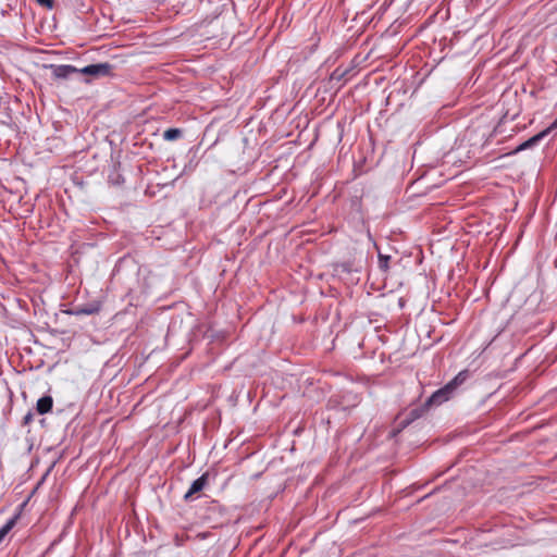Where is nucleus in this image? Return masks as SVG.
<instances>
[{
    "mask_svg": "<svg viewBox=\"0 0 557 557\" xmlns=\"http://www.w3.org/2000/svg\"><path fill=\"white\" fill-rule=\"evenodd\" d=\"M470 376L468 370L460 371L442 388L435 391L426 401V406H440L453 397L457 388L462 385Z\"/></svg>",
    "mask_w": 557,
    "mask_h": 557,
    "instance_id": "f257e3e1",
    "label": "nucleus"
},
{
    "mask_svg": "<svg viewBox=\"0 0 557 557\" xmlns=\"http://www.w3.org/2000/svg\"><path fill=\"white\" fill-rule=\"evenodd\" d=\"M81 74L92 76L95 78L110 76L113 71V65L104 62V63H95L89 64L83 69H78Z\"/></svg>",
    "mask_w": 557,
    "mask_h": 557,
    "instance_id": "f03ea898",
    "label": "nucleus"
},
{
    "mask_svg": "<svg viewBox=\"0 0 557 557\" xmlns=\"http://www.w3.org/2000/svg\"><path fill=\"white\" fill-rule=\"evenodd\" d=\"M50 69L54 78H67L74 73H79L78 69L71 64H51Z\"/></svg>",
    "mask_w": 557,
    "mask_h": 557,
    "instance_id": "7ed1b4c3",
    "label": "nucleus"
},
{
    "mask_svg": "<svg viewBox=\"0 0 557 557\" xmlns=\"http://www.w3.org/2000/svg\"><path fill=\"white\" fill-rule=\"evenodd\" d=\"M207 481H208V474L205 473L202 474L201 476H199L198 479H196L191 484H190V487L189 490L187 491V493L184 495V499L186 502L188 500H191L193 499V496L199 492H201L206 484H207Z\"/></svg>",
    "mask_w": 557,
    "mask_h": 557,
    "instance_id": "20e7f679",
    "label": "nucleus"
},
{
    "mask_svg": "<svg viewBox=\"0 0 557 557\" xmlns=\"http://www.w3.org/2000/svg\"><path fill=\"white\" fill-rule=\"evenodd\" d=\"M354 71V66H337L331 74L330 79L332 82L345 83L348 81L350 73Z\"/></svg>",
    "mask_w": 557,
    "mask_h": 557,
    "instance_id": "39448f33",
    "label": "nucleus"
},
{
    "mask_svg": "<svg viewBox=\"0 0 557 557\" xmlns=\"http://www.w3.org/2000/svg\"><path fill=\"white\" fill-rule=\"evenodd\" d=\"M547 136V132H540L539 134L532 136L531 138H529L528 140L523 141L522 144H520L515 150L513 152L517 153V152H520V151H523V150H527V149H530V148H533L534 146H536L543 138H545Z\"/></svg>",
    "mask_w": 557,
    "mask_h": 557,
    "instance_id": "423d86ee",
    "label": "nucleus"
},
{
    "mask_svg": "<svg viewBox=\"0 0 557 557\" xmlns=\"http://www.w3.org/2000/svg\"><path fill=\"white\" fill-rule=\"evenodd\" d=\"M53 399L50 395H46L37 400L36 411L39 414H46L52 410Z\"/></svg>",
    "mask_w": 557,
    "mask_h": 557,
    "instance_id": "0eeeda50",
    "label": "nucleus"
},
{
    "mask_svg": "<svg viewBox=\"0 0 557 557\" xmlns=\"http://www.w3.org/2000/svg\"><path fill=\"white\" fill-rule=\"evenodd\" d=\"M99 310H100L99 305L91 304V305H85V306H79V307L75 308L73 313L76 315H91V314L99 312Z\"/></svg>",
    "mask_w": 557,
    "mask_h": 557,
    "instance_id": "6e6552de",
    "label": "nucleus"
},
{
    "mask_svg": "<svg viewBox=\"0 0 557 557\" xmlns=\"http://www.w3.org/2000/svg\"><path fill=\"white\" fill-rule=\"evenodd\" d=\"M421 411L419 409H412L408 417H406L404 420L400 421L399 426L400 429H405L408 426L411 422L420 418Z\"/></svg>",
    "mask_w": 557,
    "mask_h": 557,
    "instance_id": "1a4fd4ad",
    "label": "nucleus"
},
{
    "mask_svg": "<svg viewBox=\"0 0 557 557\" xmlns=\"http://www.w3.org/2000/svg\"><path fill=\"white\" fill-rule=\"evenodd\" d=\"M182 135L183 132L180 128H168L163 133V138L165 140L172 141L178 139L180 137H182Z\"/></svg>",
    "mask_w": 557,
    "mask_h": 557,
    "instance_id": "9d476101",
    "label": "nucleus"
},
{
    "mask_svg": "<svg viewBox=\"0 0 557 557\" xmlns=\"http://www.w3.org/2000/svg\"><path fill=\"white\" fill-rule=\"evenodd\" d=\"M389 259H391L389 256L379 253V268L382 271H387L388 270Z\"/></svg>",
    "mask_w": 557,
    "mask_h": 557,
    "instance_id": "9b49d317",
    "label": "nucleus"
},
{
    "mask_svg": "<svg viewBox=\"0 0 557 557\" xmlns=\"http://www.w3.org/2000/svg\"><path fill=\"white\" fill-rule=\"evenodd\" d=\"M16 521V517L10 519L3 527H1V532L5 535L11 531V529L14 527Z\"/></svg>",
    "mask_w": 557,
    "mask_h": 557,
    "instance_id": "f8f14e48",
    "label": "nucleus"
},
{
    "mask_svg": "<svg viewBox=\"0 0 557 557\" xmlns=\"http://www.w3.org/2000/svg\"><path fill=\"white\" fill-rule=\"evenodd\" d=\"M36 2L40 7L49 9V10H51L53 8V5H54V0H36Z\"/></svg>",
    "mask_w": 557,
    "mask_h": 557,
    "instance_id": "ddd939ff",
    "label": "nucleus"
},
{
    "mask_svg": "<svg viewBox=\"0 0 557 557\" xmlns=\"http://www.w3.org/2000/svg\"><path fill=\"white\" fill-rule=\"evenodd\" d=\"M109 181H110L112 184L120 185V184H122V183L124 182V178L122 177V175L116 174L115 176L110 175V176H109Z\"/></svg>",
    "mask_w": 557,
    "mask_h": 557,
    "instance_id": "4468645a",
    "label": "nucleus"
},
{
    "mask_svg": "<svg viewBox=\"0 0 557 557\" xmlns=\"http://www.w3.org/2000/svg\"><path fill=\"white\" fill-rule=\"evenodd\" d=\"M34 420V413L28 411L23 418V425H29Z\"/></svg>",
    "mask_w": 557,
    "mask_h": 557,
    "instance_id": "2eb2a0df",
    "label": "nucleus"
},
{
    "mask_svg": "<svg viewBox=\"0 0 557 557\" xmlns=\"http://www.w3.org/2000/svg\"><path fill=\"white\" fill-rule=\"evenodd\" d=\"M556 128H557V116H556V120L543 132H547V135H548V134H550V132H553Z\"/></svg>",
    "mask_w": 557,
    "mask_h": 557,
    "instance_id": "dca6fc26",
    "label": "nucleus"
}]
</instances>
